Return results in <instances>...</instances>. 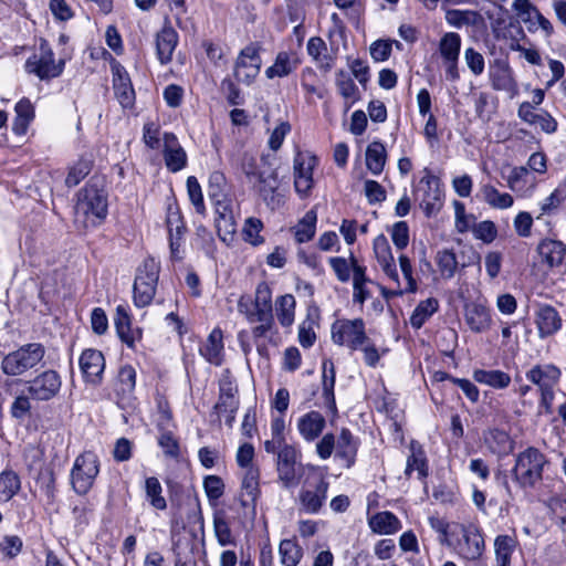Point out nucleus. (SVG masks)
I'll use <instances>...</instances> for the list:
<instances>
[{
  "instance_id": "1",
  "label": "nucleus",
  "mask_w": 566,
  "mask_h": 566,
  "mask_svg": "<svg viewBox=\"0 0 566 566\" xmlns=\"http://www.w3.org/2000/svg\"><path fill=\"white\" fill-rule=\"evenodd\" d=\"M75 223L84 229L101 226L108 214V195L104 188L88 182L78 190L75 203Z\"/></svg>"
},
{
  "instance_id": "2",
  "label": "nucleus",
  "mask_w": 566,
  "mask_h": 566,
  "mask_svg": "<svg viewBox=\"0 0 566 566\" xmlns=\"http://www.w3.org/2000/svg\"><path fill=\"white\" fill-rule=\"evenodd\" d=\"M546 457L538 449L528 447L516 455L512 476L522 489L534 488L543 479Z\"/></svg>"
},
{
  "instance_id": "3",
  "label": "nucleus",
  "mask_w": 566,
  "mask_h": 566,
  "mask_svg": "<svg viewBox=\"0 0 566 566\" xmlns=\"http://www.w3.org/2000/svg\"><path fill=\"white\" fill-rule=\"evenodd\" d=\"M44 356L45 347L42 344L29 343L6 355L1 369L8 376H20L36 367Z\"/></svg>"
},
{
  "instance_id": "4",
  "label": "nucleus",
  "mask_w": 566,
  "mask_h": 566,
  "mask_svg": "<svg viewBox=\"0 0 566 566\" xmlns=\"http://www.w3.org/2000/svg\"><path fill=\"white\" fill-rule=\"evenodd\" d=\"M64 65L65 61L63 59L55 61L49 42L40 39L36 51L25 62V70L28 73L36 75L41 81H49L60 76L63 73Z\"/></svg>"
},
{
  "instance_id": "5",
  "label": "nucleus",
  "mask_w": 566,
  "mask_h": 566,
  "mask_svg": "<svg viewBox=\"0 0 566 566\" xmlns=\"http://www.w3.org/2000/svg\"><path fill=\"white\" fill-rule=\"evenodd\" d=\"M159 277V264L155 259L148 258L137 269L134 281V304L137 307L148 306L155 296Z\"/></svg>"
},
{
  "instance_id": "6",
  "label": "nucleus",
  "mask_w": 566,
  "mask_h": 566,
  "mask_svg": "<svg viewBox=\"0 0 566 566\" xmlns=\"http://www.w3.org/2000/svg\"><path fill=\"white\" fill-rule=\"evenodd\" d=\"M98 472L99 463L95 453L88 451L80 454L75 459L71 470V484L73 490L80 495L88 493Z\"/></svg>"
},
{
  "instance_id": "7",
  "label": "nucleus",
  "mask_w": 566,
  "mask_h": 566,
  "mask_svg": "<svg viewBox=\"0 0 566 566\" xmlns=\"http://www.w3.org/2000/svg\"><path fill=\"white\" fill-rule=\"evenodd\" d=\"M332 339L337 345L357 350L368 340L364 321L355 318L335 322L332 325Z\"/></svg>"
},
{
  "instance_id": "8",
  "label": "nucleus",
  "mask_w": 566,
  "mask_h": 566,
  "mask_svg": "<svg viewBox=\"0 0 566 566\" xmlns=\"http://www.w3.org/2000/svg\"><path fill=\"white\" fill-rule=\"evenodd\" d=\"M300 450L290 444L276 457L277 479L286 489L296 486L303 475Z\"/></svg>"
},
{
  "instance_id": "9",
  "label": "nucleus",
  "mask_w": 566,
  "mask_h": 566,
  "mask_svg": "<svg viewBox=\"0 0 566 566\" xmlns=\"http://www.w3.org/2000/svg\"><path fill=\"white\" fill-rule=\"evenodd\" d=\"M261 50L260 43L252 42L240 51L233 71L238 82L250 85L255 80L262 66Z\"/></svg>"
},
{
  "instance_id": "10",
  "label": "nucleus",
  "mask_w": 566,
  "mask_h": 566,
  "mask_svg": "<svg viewBox=\"0 0 566 566\" xmlns=\"http://www.w3.org/2000/svg\"><path fill=\"white\" fill-rule=\"evenodd\" d=\"M416 196L427 217H431L439 212L442 207L443 197L439 178L427 172L418 184Z\"/></svg>"
},
{
  "instance_id": "11",
  "label": "nucleus",
  "mask_w": 566,
  "mask_h": 566,
  "mask_svg": "<svg viewBox=\"0 0 566 566\" xmlns=\"http://www.w3.org/2000/svg\"><path fill=\"white\" fill-rule=\"evenodd\" d=\"M27 394L36 401H49L56 397L62 387V379L57 371L48 369L29 380Z\"/></svg>"
},
{
  "instance_id": "12",
  "label": "nucleus",
  "mask_w": 566,
  "mask_h": 566,
  "mask_svg": "<svg viewBox=\"0 0 566 566\" xmlns=\"http://www.w3.org/2000/svg\"><path fill=\"white\" fill-rule=\"evenodd\" d=\"M262 307L256 305L255 301L248 295H242L238 301V311L244 315L250 324L259 323L252 328V336L258 339L265 337L274 326L273 313L269 312V316H261Z\"/></svg>"
},
{
  "instance_id": "13",
  "label": "nucleus",
  "mask_w": 566,
  "mask_h": 566,
  "mask_svg": "<svg viewBox=\"0 0 566 566\" xmlns=\"http://www.w3.org/2000/svg\"><path fill=\"white\" fill-rule=\"evenodd\" d=\"M317 158L308 153H297L294 157V187L301 197H307L313 188V170Z\"/></svg>"
},
{
  "instance_id": "14",
  "label": "nucleus",
  "mask_w": 566,
  "mask_h": 566,
  "mask_svg": "<svg viewBox=\"0 0 566 566\" xmlns=\"http://www.w3.org/2000/svg\"><path fill=\"white\" fill-rule=\"evenodd\" d=\"M485 548L481 531L475 525H461V538L457 544L458 554L468 559L475 560L483 554Z\"/></svg>"
},
{
  "instance_id": "15",
  "label": "nucleus",
  "mask_w": 566,
  "mask_h": 566,
  "mask_svg": "<svg viewBox=\"0 0 566 566\" xmlns=\"http://www.w3.org/2000/svg\"><path fill=\"white\" fill-rule=\"evenodd\" d=\"M113 88L115 96L124 108H132L135 104V91L130 77L123 65H112Z\"/></svg>"
},
{
  "instance_id": "16",
  "label": "nucleus",
  "mask_w": 566,
  "mask_h": 566,
  "mask_svg": "<svg viewBox=\"0 0 566 566\" xmlns=\"http://www.w3.org/2000/svg\"><path fill=\"white\" fill-rule=\"evenodd\" d=\"M78 364L86 382L93 385L101 384L105 368V358L102 352L93 348L83 350Z\"/></svg>"
},
{
  "instance_id": "17",
  "label": "nucleus",
  "mask_w": 566,
  "mask_h": 566,
  "mask_svg": "<svg viewBox=\"0 0 566 566\" xmlns=\"http://www.w3.org/2000/svg\"><path fill=\"white\" fill-rule=\"evenodd\" d=\"M261 494L260 490V469L250 468L242 472L241 491L239 501L245 509L255 511L256 501Z\"/></svg>"
},
{
  "instance_id": "18",
  "label": "nucleus",
  "mask_w": 566,
  "mask_h": 566,
  "mask_svg": "<svg viewBox=\"0 0 566 566\" xmlns=\"http://www.w3.org/2000/svg\"><path fill=\"white\" fill-rule=\"evenodd\" d=\"M525 376L528 381L537 386L538 391H545L555 389L562 373L555 365L546 364L533 366Z\"/></svg>"
},
{
  "instance_id": "19",
  "label": "nucleus",
  "mask_w": 566,
  "mask_h": 566,
  "mask_svg": "<svg viewBox=\"0 0 566 566\" xmlns=\"http://www.w3.org/2000/svg\"><path fill=\"white\" fill-rule=\"evenodd\" d=\"M535 323L538 336L545 338L556 334L562 328L563 319L554 306L543 304L536 310Z\"/></svg>"
},
{
  "instance_id": "20",
  "label": "nucleus",
  "mask_w": 566,
  "mask_h": 566,
  "mask_svg": "<svg viewBox=\"0 0 566 566\" xmlns=\"http://www.w3.org/2000/svg\"><path fill=\"white\" fill-rule=\"evenodd\" d=\"M279 175L276 170L269 172L261 171L258 178L254 180L253 186L258 190L259 195L272 209L280 206L281 200L276 192L279 188Z\"/></svg>"
},
{
  "instance_id": "21",
  "label": "nucleus",
  "mask_w": 566,
  "mask_h": 566,
  "mask_svg": "<svg viewBox=\"0 0 566 566\" xmlns=\"http://www.w3.org/2000/svg\"><path fill=\"white\" fill-rule=\"evenodd\" d=\"M374 253L382 272L399 285V275L390 245L385 235L380 234L374 240Z\"/></svg>"
},
{
  "instance_id": "22",
  "label": "nucleus",
  "mask_w": 566,
  "mask_h": 566,
  "mask_svg": "<svg viewBox=\"0 0 566 566\" xmlns=\"http://www.w3.org/2000/svg\"><path fill=\"white\" fill-rule=\"evenodd\" d=\"M326 426L325 417L316 410H312L297 419L296 428L301 437L307 441H315Z\"/></svg>"
},
{
  "instance_id": "23",
  "label": "nucleus",
  "mask_w": 566,
  "mask_h": 566,
  "mask_svg": "<svg viewBox=\"0 0 566 566\" xmlns=\"http://www.w3.org/2000/svg\"><path fill=\"white\" fill-rule=\"evenodd\" d=\"M328 482L319 479L314 489H303L298 494L301 507L304 512L316 514L326 500Z\"/></svg>"
},
{
  "instance_id": "24",
  "label": "nucleus",
  "mask_w": 566,
  "mask_h": 566,
  "mask_svg": "<svg viewBox=\"0 0 566 566\" xmlns=\"http://www.w3.org/2000/svg\"><path fill=\"white\" fill-rule=\"evenodd\" d=\"M164 159L168 170L177 172L185 168L187 155L174 134L166 133L164 135Z\"/></svg>"
},
{
  "instance_id": "25",
  "label": "nucleus",
  "mask_w": 566,
  "mask_h": 566,
  "mask_svg": "<svg viewBox=\"0 0 566 566\" xmlns=\"http://www.w3.org/2000/svg\"><path fill=\"white\" fill-rule=\"evenodd\" d=\"M489 76L493 90L504 91L511 96L517 93V84L513 77L511 67L506 63L497 61L490 69Z\"/></svg>"
},
{
  "instance_id": "26",
  "label": "nucleus",
  "mask_w": 566,
  "mask_h": 566,
  "mask_svg": "<svg viewBox=\"0 0 566 566\" xmlns=\"http://www.w3.org/2000/svg\"><path fill=\"white\" fill-rule=\"evenodd\" d=\"M177 44L178 33L171 25H165L156 34L157 57L161 64H167L172 60Z\"/></svg>"
},
{
  "instance_id": "27",
  "label": "nucleus",
  "mask_w": 566,
  "mask_h": 566,
  "mask_svg": "<svg viewBox=\"0 0 566 566\" xmlns=\"http://www.w3.org/2000/svg\"><path fill=\"white\" fill-rule=\"evenodd\" d=\"M537 252L542 261L552 269L563 264L566 256V244L559 240L544 239L538 243Z\"/></svg>"
},
{
  "instance_id": "28",
  "label": "nucleus",
  "mask_w": 566,
  "mask_h": 566,
  "mask_svg": "<svg viewBox=\"0 0 566 566\" xmlns=\"http://www.w3.org/2000/svg\"><path fill=\"white\" fill-rule=\"evenodd\" d=\"M358 444L354 436L347 428H343L336 442L335 457L339 459L347 469L352 468L356 461Z\"/></svg>"
},
{
  "instance_id": "29",
  "label": "nucleus",
  "mask_w": 566,
  "mask_h": 566,
  "mask_svg": "<svg viewBox=\"0 0 566 566\" xmlns=\"http://www.w3.org/2000/svg\"><path fill=\"white\" fill-rule=\"evenodd\" d=\"M464 316L467 324L475 333L485 332L491 326L490 310L482 304H468Z\"/></svg>"
},
{
  "instance_id": "30",
  "label": "nucleus",
  "mask_w": 566,
  "mask_h": 566,
  "mask_svg": "<svg viewBox=\"0 0 566 566\" xmlns=\"http://www.w3.org/2000/svg\"><path fill=\"white\" fill-rule=\"evenodd\" d=\"M335 85L340 96L345 99L346 111L360 99L359 88L346 71L338 70L335 73Z\"/></svg>"
},
{
  "instance_id": "31",
  "label": "nucleus",
  "mask_w": 566,
  "mask_h": 566,
  "mask_svg": "<svg viewBox=\"0 0 566 566\" xmlns=\"http://www.w3.org/2000/svg\"><path fill=\"white\" fill-rule=\"evenodd\" d=\"M509 188L522 196L532 192L536 186V179L530 174L527 167L520 166L514 167L509 175L507 179Z\"/></svg>"
},
{
  "instance_id": "32",
  "label": "nucleus",
  "mask_w": 566,
  "mask_h": 566,
  "mask_svg": "<svg viewBox=\"0 0 566 566\" xmlns=\"http://www.w3.org/2000/svg\"><path fill=\"white\" fill-rule=\"evenodd\" d=\"M223 334L220 328H214L209 334L206 343L200 347L201 356L210 364L221 365L223 354Z\"/></svg>"
},
{
  "instance_id": "33",
  "label": "nucleus",
  "mask_w": 566,
  "mask_h": 566,
  "mask_svg": "<svg viewBox=\"0 0 566 566\" xmlns=\"http://www.w3.org/2000/svg\"><path fill=\"white\" fill-rule=\"evenodd\" d=\"M220 394L218 402L214 406V410L218 415L222 412L235 413L239 407V400L237 399L238 388L230 379H224L220 382Z\"/></svg>"
},
{
  "instance_id": "34",
  "label": "nucleus",
  "mask_w": 566,
  "mask_h": 566,
  "mask_svg": "<svg viewBox=\"0 0 566 566\" xmlns=\"http://www.w3.org/2000/svg\"><path fill=\"white\" fill-rule=\"evenodd\" d=\"M368 523L374 533L381 535H391L401 528L398 517L389 511L376 513L369 518Z\"/></svg>"
},
{
  "instance_id": "35",
  "label": "nucleus",
  "mask_w": 566,
  "mask_h": 566,
  "mask_svg": "<svg viewBox=\"0 0 566 566\" xmlns=\"http://www.w3.org/2000/svg\"><path fill=\"white\" fill-rule=\"evenodd\" d=\"M297 59L293 54L282 51L276 54L274 63L265 70L268 78L284 77L296 70Z\"/></svg>"
},
{
  "instance_id": "36",
  "label": "nucleus",
  "mask_w": 566,
  "mask_h": 566,
  "mask_svg": "<svg viewBox=\"0 0 566 566\" xmlns=\"http://www.w3.org/2000/svg\"><path fill=\"white\" fill-rule=\"evenodd\" d=\"M517 546V539L510 535H497L494 539L496 566H511L512 555Z\"/></svg>"
},
{
  "instance_id": "37",
  "label": "nucleus",
  "mask_w": 566,
  "mask_h": 566,
  "mask_svg": "<svg viewBox=\"0 0 566 566\" xmlns=\"http://www.w3.org/2000/svg\"><path fill=\"white\" fill-rule=\"evenodd\" d=\"M279 555L282 565L297 566L303 558L304 551L295 537L280 542Z\"/></svg>"
},
{
  "instance_id": "38",
  "label": "nucleus",
  "mask_w": 566,
  "mask_h": 566,
  "mask_svg": "<svg viewBox=\"0 0 566 566\" xmlns=\"http://www.w3.org/2000/svg\"><path fill=\"white\" fill-rule=\"evenodd\" d=\"M15 118L12 125V130L17 135H24L28 130L30 123L34 118V108L28 98H22L15 105Z\"/></svg>"
},
{
  "instance_id": "39",
  "label": "nucleus",
  "mask_w": 566,
  "mask_h": 566,
  "mask_svg": "<svg viewBox=\"0 0 566 566\" xmlns=\"http://www.w3.org/2000/svg\"><path fill=\"white\" fill-rule=\"evenodd\" d=\"M387 159V151L382 143L373 142L366 149V166L373 175H380Z\"/></svg>"
},
{
  "instance_id": "40",
  "label": "nucleus",
  "mask_w": 566,
  "mask_h": 566,
  "mask_svg": "<svg viewBox=\"0 0 566 566\" xmlns=\"http://www.w3.org/2000/svg\"><path fill=\"white\" fill-rule=\"evenodd\" d=\"M473 379L495 389H504L511 384L510 375L502 370L476 369L473 373Z\"/></svg>"
},
{
  "instance_id": "41",
  "label": "nucleus",
  "mask_w": 566,
  "mask_h": 566,
  "mask_svg": "<svg viewBox=\"0 0 566 566\" xmlns=\"http://www.w3.org/2000/svg\"><path fill=\"white\" fill-rule=\"evenodd\" d=\"M482 199L494 209H507L514 203L513 197L507 192H500L494 186L488 184L480 189Z\"/></svg>"
},
{
  "instance_id": "42",
  "label": "nucleus",
  "mask_w": 566,
  "mask_h": 566,
  "mask_svg": "<svg viewBox=\"0 0 566 566\" xmlns=\"http://www.w3.org/2000/svg\"><path fill=\"white\" fill-rule=\"evenodd\" d=\"M439 303L434 297L421 301L413 310L410 316V324L413 328L419 329L423 324L438 311Z\"/></svg>"
},
{
  "instance_id": "43",
  "label": "nucleus",
  "mask_w": 566,
  "mask_h": 566,
  "mask_svg": "<svg viewBox=\"0 0 566 566\" xmlns=\"http://www.w3.org/2000/svg\"><path fill=\"white\" fill-rule=\"evenodd\" d=\"M213 532L221 546H229L235 544V538L230 528L227 515L224 511H217L213 514Z\"/></svg>"
},
{
  "instance_id": "44",
  "label": "nucleus",
  "mask_w": 566,
  "mask_h": 566,
  "mask_svg": "<svg viewBox=\"0 0 566 566\" xmlns=\"http://www.w3.org/2000/svg\"><path fill=\"white\" fill-rule=\"evenodd\" d=\"M485 442L494 454L504 455L513 450V442L510 436L500 429L490 430L485 437Z\"/></svg>"
},
{
  "instance_id": "45",
  "label": "nucleus",
  "mask_w": 566,
  "mask_h": 566,
  "mask_svg": "<svg viewBox=\"0 0 566 566\" xmlns=\"http://www.w3.org/2000/svg\"><path fill=\"white\" fill-rule=\"evenodd\" d=\"M316 212L314 210H310L298 221L294 228V235L298 243L308 242L313 239L316 231Z\"/></svg>"
},
{
  "instance_id": "46",
  "label": "nucleus",
  "mask_w": 566,
  "mask_h": 566,
  "mask_svg": "<svg viewBox=\"0 0 566 566\" xmlns=\"http://www.w3.org/2000/svg\"><path fill=\"white\" fill-rule=\"evenodd\" d=\"M327 51L326 43L319 36H313L307 42V53L315 60L321 69L331 70L332 59L325 54Z\"/></svg>"
},
{
  "instance_id": "47",
  "label": "nucleus",
  "mask_w": 566,
  "mask_h": 566,
  "mask_svg": "<svg viewBox=\"0 0 566 566\" xmlns=\"http://www.w3.org/2000/svg\"><path fill=\"white\" fill-rule=\"evenodd\" d=\"M446 20L450 25L461 28L463 25H476L482 21L479 12L472 10H448Z\"/></svg>"
},
{
  "instance_id": "48",
  "label": "nucleus",
  "mask_w": 566,
  "mask_h": 566,
  "mask_svg": "<svg viewBox=\"0 0 566 566\" xmlns=\"http://www.w3.org/2000/svg\"><path fill=\"white\" fill-rule=\"evenodd\" d=\"M295 298L285 294L276 300V316L282 326H291L294 322Z\"/></svg>"
},
{
  "instance_id": "49",
  "label": "nucleus",
  "mask_w": 566,
  "mask_h": 566,
  "mask_svg": "<svg viewBox=\"0 0 566 566\" xmlns=\"http://www.w3.org/2000/svg\"><path fill=\"white\" fill-rule=\"evenodd\" d=\"M20 490V479L13 471L0 473V503L11 500Z\"/></svg>"
},
{
  "instance_id": "50",
  "label": "nucleus",
  "mask_w": 566,
  "mask_h": 566,
  "mask_svg": "<svg viewBox=\"0 0 566 566\" xmlns=\"http://www.w3.org/2000/svg\"><path fill=\"white\" fill-rule=\"evenodd\" d=\"M145 493L150 505L159 511L167 509V502L161 495L163 488L159 480L155 476H149L145 481Z\"/></svg>"
},
{
  "instance_id": "51",
  "label": "nucleus",
  "mask_w": 566,
  "mask_h": 566,
  "mask_svg": "<svg viewBox=\"0 0 566 566\" xmlns=\"http://www.w3.org/2000/svg\"><path fill=\"white\" fill-rule=\"evenodd\" d=\"M156 410V427L158 430L175 428L172 411L170 409L169 402L164 396H157Z\"/></svg>"
},
{
  "instance_id": "52",
  "label": "nucleus",
  "mask_w": 566,
  "mask_h": 566,
  "mask_svg": "<svg viewBox=\"0 0 566 566\" xmlns=\"http://www.w3.org/2000/svg\"><path fill=\"white\" fill-rule=\"evenodd\" d=\"M436 262L443 279L449 280L454 276L458 269V261L453 251L447 249L439 251L436 256Z\"/></svg>"
},
{
  "instance_id": "53",
  "label": "nucleus",
  "mask_w": 566,
  "mask_h": 566,
  "mask_svg": "<svg viewBox=\"0 0 566 566\" xmlns=\"http://www.w3.org/2000/svg\"><path fill=\"white\" fill-rule=\"evenodd\" d=\"M460 48L461 38L458 33H446L440 40L439 51L444 61L459 59Z\"/></svg>"
},
{
  "instance_id": "54",
  "label": "nucleus",
  "mask_w": 566,
  "mask_h": 566,
  "mask_svg": "<svg viewBox=\"0 0 566 566\" xmlns=\"http://www.w3.org/2000/svg\"><path fill=\"white\" fill-rule=\"evenodd\" d=\"M159 432L158 446L161 448L165 457L178 460L180 458V444L172 430H159Z\"/></svg>"
},
{
  "instance_id": "55",
  "label": "nucleus",
  "mask_w": 566,
  "mask_h": 566,
  "mask_svg": "<svg viewBox=\"0 0 566 566\" xmlns=\"http://www.w3.org/2000/svg\"><path fill=\"white\" fill-rule=\"evenodd\" d=\"M512 7L517 18L525 24H528L530 30H533L535 27V17L539 10L530 0H514Z\"/></svg>"
},
{
  "instance_id": "56",
  "label": "nucleus",
  "mask_w": 566,
  "mask_h": 566,
  "mask_svg": "<svg viewBox=\"0 0 566 566\" xmlns=\"http://www.w3.org/2000/svg\"><path fill=\"white\" fill-rule=\"evenodd\" d=\"M413 471L418 472L419 479H424L428 475V465L424 453L422 450H413L407 459L405 474L410 478Z\"/></svg>"
},
{
  "instance_id": "57",
  "label": "nucleus",
  "mask_w": 566,
  "mask_h": 566,
  "mask_svg": "<svg viewBox=\"0 0 566 566\" xmlns=\"http://www.w3.org/2000/svg\"><path fill=\"white\" fill-rule=\"evenodd\" d=\"M323 395L327 401L335 403L334 386H335V367L331 359L323 361Z\"/></svg>"
},
{
  "instance_id": "58",
  "label": "nucleus",
  "mask_w": 566,
  "mask_h": 566,
  "mask_svg": "<svg viewBox=\"0 0 566 566\" xmlns=\"http://www.w3.org/2000/svg\"><path fill=\"white\" fill-rule=\"evenodd\" d=\"M254 301L256 305L261 306V316H269V312L273 313L272 307V291L266 282H260L255 289Z\"/></svg>"
},
{
  "instance_id": "59",
  "label": "nucleus",
  "mask_w": 566,
  "mask_h": 566,
  "mask_svg": "<svg viewBox=\"0 0 566 566\" xmlns=\"http://www.w3.org/2000/svg\"><path fill=\"white\" fill-rule=\"evenodd\" d=\"M91 169L92 163L90 160L80 159L74 166L70 168L65 179L66 186H77L90 174Z\"/></svg>"
},
{
  "instance_id": "60",
  "label": "nucleus",
  "mask_w": 566,
  "mask_h": 566,
  "mask_svg": "<svg viewBox=\"0 0 566 566\" xmlns=\"http://www.w3.org/2000/svg\"><path fill=\"white\" fill-rule=\"evenodd\" d=\"M166 224L169 233V238L177 237L182 240L186 228L182 222V218L177 209H172V207L168 208Z\"/></svg>"
},
{
  "instance_id": "61",
  "label": "nucleus",
  "mask_w": 566,
  "mask_h": 566,
  "mask_svg": "<svg viewBox=\"0 0 566 566\" xmlns=\"http://www.w3.org/2000/svg\"><path fill=\"white\" fill-rule=\"evenodd\" d=\"M262 228L263 224L260 219L248 218L243 228L244 240L252 245L263 243V238L259 234Z\"/></svg>"
},
{
  "instance_id": "62",
  "label": "nucleus",
  "mask_w": 566,
  "mask_h": 566,
  "mask_svg": "<svg viewBox=\"0 0 566 566\" xmlns=\"http://www.w3.org/2000/svg\"><path fill=\"white\" fill-rule=\"evenodd\" d=\"M227 188V181L226 177L220 171H213L209 176V186H208V193L210 199L214 198H223V196H227L226 192Z\"/></svg>"
},
{
  "instance_id": "63",
  "label": "nucleus",
  "mask_w": 566,
  "mask_h": 566,
  "mask_svg": "<svg viewBox=\"0 0 566 566\" xmlns=\"http://www.w3.org/2000/svg\"><path fill=\"white\" fill-rule=\"evenodd\" d=\"M347 66L358 83L365 87L370 77L367 63L361 59L347 57Z\"/></svg>"
},
{
  "instance_id": "64",
  "label": "nucleus",
  "mask_w": 566,
  "mask_h": 566,
  "mask_svg": "<svg viewBox=\"0 0 566 566\" xmlns=\"http://www.w3.org/2000/svg\"><path fill=\"white\" fill-rule=\"evenodd\" d=\"M254 459V447L251 443H243L239 447L237 454H235V461L238 465L243 470L247 471L250 468H259L253 463Z\"/></svg>"
}]
</instances>
